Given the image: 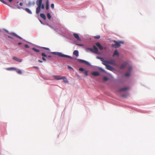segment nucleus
Here are the masks:
<instances>
[{
    "label": "nucleus",
    "mask_w": 155,
    "mask_h": 155,
    "mask_svg": "<svg viewBox=\"0 0 155 155\" xmlns=\"http://www.w3.org/2000/svg\"><path fill=\"white\" fill-rule=\"evenodd\" d=\"M38 61L40 63H42V61H41L40 60H38Z\"/></svg>",
    "instance_id": "3c124183"
},
{
    "label": "nucleus",
    "mask_w": 155,
    "mask_h": 155,
    "mask_svg": "<svg viewBox=\"0 0 155 155\" xmlns=\"http://www.w3.org/2000/svg\"><path fill=\"white\" fill-rule=\"evenodd\" d=\"M83 63H84L87 64H89V63L87 61H84V62Z\"/></svg>",
    "instance_id": "58836bf2"
},
{
    "label": "nucleus",
    "mask_w": 155,
    "mask_h": 155,
    "mask_svg": "<svg viewBox=\"0 0 155 155\" xmlns=\"http://www.w3.org/2000/svg\"><path fill=\"white\" fill-rule=\"evenodd\" d=\"M8 37L9 38L11 39H14L13 37H12V36H9V35H8Z\"/></svg>",
    "instance_id": "72a5a7b5"
},
{
    "label": "nucleus",
    "mask_w": 155,
    "mask_h": 155,
    "mask_svg": "<svg viewBox=\"0 0 155 155\" xmlns=\"http://www.w3.org/2000/svg\"><path fill=\"white\" fill-rule=\"evenodd\" d=\"M92 75L94 76H98L100 75L99 73L97 72H93L92 74Z\"/></svg>",
    "instance_id": "ddd939ff"
},
{
    "label": "nucleus",
    "mask_w": 155,
    "mask_h": 155,
    "mask_svg": "<svg viewBox=\"0 0 155 155\" xmlns=\"http://www.w3.org/2000/svg\"><path fill=\"white\" fill-rule=\"evenodd\" d=\"M32 50H34V51L36 52H39V50H38V49L36 48H32Z\"/></svg>",
    "instance_id": "393cba45"
},
{
    "label": "nucleus",
    "mask_w": 155,
    "mask_h": 155,
    "mask_svg": "<svg viewBox=\"0 0 155 155\" xmlns=\"http://www.w3.org/2000/svg\"><path fill=\"white\" fill-rule=\"evenodd\" d=\"M130 73H127L125 74V76L127 77H129L130 76Z\"/></svg>",
    "instance_id": "2f4dec72"
},
{
    "label": "nucleus",
    "mask_w": 155,
    "mask_h": 155,
    "mask_svg": "<svg viewBox=\"0 0 155 155\" xmlns=\"http://www.w3.org/2000/svg\"><path fill=\"white\" fill-rule=\"evenodd\" d=\"M47 58H50L51 57V55H48V56H47Z\"/></svg>",
    "instance_id": "8fccbe9b"
},
{
    "label": "nucleus",
    "mask_w": 155,
    "mask_h": 155,
    "mask_svg": "<svg viewBox=\"0 0 155 155\" xmlns=\"http://www.w3.org/2000/svg\"><path fill=\"white\" fill-rule=\"evenodd\" d=\"M42 59L44 61H46V59L44 57H43L42 58Z\"/></svg>",
    "instance_id": "c03bdc74"
},
{
    "label": "nucleus",
    "mask_w": 155,
    "mask_h": 155,
    "mask_svg": "<svg viewBox=\"0 0 155 155\" xmlns=\"http://www.w3.org/2000/svg\"><path fill=\"white\" fill-rule=\"evenodd\" d=\"M40 17L43 18L44 20H45L46 19V17L45 15L43 13H41L40 14Z\"/></svg>",
    "instance_id": "a211bd4d"
},
{
    "label": "nucleus",
    "mask_w": 155,
    "mask_h": 155,
    "mask_svg": "<svg viewBox=\"0 0 155 155\" xmlns=\"http://www.w3.org/2000/svg\"><path fill=\"white\" fill-rule=\"evenodd\" d=\"M40 22H41L42 24H44V23L42 22V21H40Z\"/></svg>",
    "instance_id": "864d4df0"
},
{
    "label": "nucleus",
    "mask_w": 155,
    "mask_h": 155,
    "mask_svg": "<svg viewBox=\"0 0 155 155\" xmlns=\"http://www.w3.org/2000/svg\"><path fill=\"white\" fill-rule=\"evenodd\" d=\"M13 0H9V1L10 2H12V1Z\"/></svg>",
    "instance_id": "6e6d98bb"
},
{
    "label": "nucleus",
    "mask_w": 155,
    "mask_h": 155,
    "mask_svg": "<svg viewBox=\"0 0 155 155\" xmlns=\"http://www.w3.org/2000/svg\"><path fill=\"white\" fill-rule=\"evenodd\" d=\"M10 34L11 35H12V36H13L16 37L20 39H22V38L21 37L18 36L16 34H15L14 33L11 32V33H10Z\"/></svg>",
    "instance_id": "1a4fd4ad"
},
{
    "label": "nucleus",
    "mask_w": 155,
    "mask_h": 155,
    "mask_svg": "<svg viewBox=\"0 0 155 155\" xmlns=\"http://www.w3.org/2000/svg\"><path fill=\"white\" fill-rule=\"evenodd\" d=\"M97 58L101 60V61L103 62L102 64H104V65H105L106 67V65H107L108 64H108V62H108V61H107L106 60H105L104 59L102 58L97 57Z\"/></svg>",
    "instance_id": "7ed1b4c3"
},
{
    "label": "nucleus",
    "mask_w": 155,
    "mask_h": 155,
    "mask_svg": "<svg viewBox=\"0 0 155 155\" xmlns=\"http://www.w3.org/2000/svg\"><path fill=\"white\" fill-rule=\"evenodd\" d=\"M117 55L118 56L119 55V53L118 52L117 50H115L114 51V52L113 54V56L114 57L115 55Z\"/></svg>",
    "instance_id": "f3484780"
},
{
    "label": "nucleus",
    "mask_w": 155,
    "mask_h": 155,
    "mask_svg": "<svg viewBox=\"0 0 155 155\" xmlns=\"http://www.w3.org/2000/svg\"><path fill=\"white\" fill-rule=\"evenodd\" d=\"M45 49L47 50H49V48H44Z\"/></svg>",
    "instance_id": "a18cd8bd"
},
{
    "label": "nucleus",
    "mask_w": 155,
    "mask_h": 155,
    "mask_svg": "<svg viewBox=\"0 0 155 155\" xmlns=\"http://www.w3.org/2000/svg\"><path fill=\"white\" fill-rule=\"evenodd\" d=\"M108 78L107 77H104L103 78V80L104 81H106L108 80Z\"/></svg>",
    "instance_id": "cd10ccee"
},
{
    "label": "nucleus",
    "mask_w": 155,
    "mask_h": 155,
    "mask_svg": "<svg viewBox=\"0 0 155 155\" xmlns=\"http://www.w3.org/2000/svg\"><path fill=\"white\" fill-rule=\"evenodd\" d=\"M19 5L21 6H22L23 5V3H22V2H20V3H19Z\"/></svg>",
    "instance_id": "49530a36"
},
{
    "label": "nucleus",
    "mask_w": 155,
    "mask_h": 155,
    "mask_svg": "<svg viewBox=\"0 0 155 155\" xmlns=\"http://www.w3.org/2000/svg\"><path fill=\"white\" fill-rule=\"evenodd\" d=\"M93 48V50H94V53L97 54L98 53V49L97 47L95 45H94Z\"/></svg>",
    "instance_id": "6e6552de"
},
{
    "label": "nucleus",
    "mask_w": 155,
    "mask_h": 155,
    "mask_svg": "<svg viewBox=\"0 0 155 155\" xmlns=\"http://www.w3.org/2000/svg\"><path fill=\"white\" fill-rule=\"evenodd\" d=\"M46 10H48L49 8V0H46Z\"/></svg>",
    "instance_id": "4468645a"
},
{
    "label": "nucleus",
    "mask_w": 155,
    "mask_h": 155,
    "mask_svg": "<svg viewBox=\"0 0 155 155\" xmlns=\"http://www.w3.org/2000/svg\"><path fill=\"white\" fill-rule=\"evenodd\" d=\"M77 45L80 46H83L84 45L83 44H77Z\"/></svg>",
    "instance_id": "79ce46f5"
},
{
    "label": "nucleus",
    "mask_w": 155,
    "mask_h": 155,
    "mask_svg": "<svg viewBox=\"0 0 155 155\" xmlns=\"http://www.w3.org/2000/svg\"><path fill=\"white\" fill-rule=\"evenodd\" d=\"M100 70H101L102 71V72H105V71L104 69H102V68H100Z\"/></svg>",
    "instance_id": "a19ab883"
},
{
    "label": "nucleus",
    "mask_w": 155,
    "mask_h": 155,
    "mask_svg": "<svg viewBox=\"0 0 155 155\" xmlns=\"http://www.w3.org/2000/svg\"><path fill=\"white\" fill-rule=\"evenodd\" d=\"M25 10L28 13L30 14H32V12H31V11L28 8H25Z\"/></svg>",
    "instance_id": "aec40b11"
},
{
    "label": "nucleus",
    "mask_w": 155,
    "mask_h": 155,
    "mask_svg": "<svg viewBox=\"0 0 155 155\" xmlns=\"http://www.w3.org/2000/svg\"><path fill=\"white\" fill-rule=\"evenodd\" d=\"M68 69H72V68L70 66H68Z\"/></svg>",
    "instance_id": "de8ad7c7"
},
{
    "label": "nucleus",
    "mask_w": 155,
    "mask_h": 155,
    "mask_svg": "<svg viewBox=\"0 0 155 155\" xmlns=\"http://www.w3.org/2000/svg\"><path fill=\"white\" fill-rule=\"evenodd\" d=\"M0 1L2 2L3 3H4L5 4H7L6 2L4 1V0H0Z\"/></svg>",
    "instance_id": "c9c22d12"
},
{
    "label": "nucleus",
    "mask_w": 155,
    "mask_h": 155,
    "mask_svg": "<svg viewBox=\"0 0 155 155\" xmlns=\"http://www.w3.org/2000/svg\"><path fill=\"white\" fill-rule=\"evenodd\" d=\"M122 97H126V96H125V95H122Z\"/></svg>",
    "instance_id": "5fc2aeb1"
},
{
    "label": "nucleus",
    "mask_w": 155,
    "mask_h": 155,
    "mask_svg": "<svg viewBox=\"0 0 155 155\" xmlns=\"http://www.w3.org/2000/svg\"><path fill=\"white\" fill-rule=\"evenodd\" d=\"M73 54L75 55L76 57H78L79 55L78 52L77 50H75L73 52Z\"/></svg>",
    "instance_id": "6ab92c4d"
},
{
    "label": "nucleus",
    "mask_w": 155,
    "mask_h": 155,
    "mask_svg": "<svg viewBox=\"0 0 155 155\" xmlns=\"http://www.w3.org/2000/svg\"><path fill=\"white\" fill-rule=\"evenodd\" d=\"M47 17L49 19H50L51 18V16L49 13H48L47 14Z\"/></svg>",
    "instance_id": "a878e982"
},
{
    "label": "nucleus",
    "mask_w": 155,
    "mask_h": 155,
    "mask_svg": "<svg viewBox=\"0 0 155 155\" xmlns=\"http://www.w3.org/2000/svg\"><path fill=\"white\" fill-rule=\"evenodd\" d=\"M78 60H79V61L81 62H82V63H84V60H82V59H78Z\"/></svg>",
    "instance_id": "ea45409f"
},
{
    "label": "nucleus",
    "mask_w": 155,
    "mask_h": 155,
    "mask_svg": "<svg viewBox=\"0 0 155 155\" xmlns=\"http://www.w3.org/2000/svg\"><path fill=\"white\" fill-rule=\"evenodd\" d=\"M51 7L52 9H53L54 8V4H51Z\"/></svg>",
    "instance_id": "4c0bfd02"
},
{
    "label": "nucleus",
    "mask_w": 155,
    "mask_h": 155,
    "mask_svg": "<svg viewBox=\"0 0 155 155\" xmlns=\"http://www.w3.org/2000/svg\"><path fill=\"white\" fill-rule=\"evenodd\" d=\"M132 69V68L131 67H130L128 69L129 71H130Z\"/></svg>",
    "instance_id": "37998d69"
},
{
    "label": "nucleus",
    "mask_w": 155,
    "mask_h": 155,
    "mask_svg": "<svg viewBox=\"0 0 155 155\" xmlns=\"http://www.w3.org/2000/svg\"><path fill=\"white\" fill-rule=\"evenodd\" d=\"M94 38H95V39H98L99 38H100V36L99 35H98V36H95L94 37Z\"/></svg>",
    "instance_id": "7c9ffc66"
},
{
    "label": "nucleus",
    "mask_w": 155,
    "mask_h": 155,
    "mask_svg": "<svg viewBox=\"0 0 155 155\" xmlns=\"http://www.w3.org/2000/svg\"><path fill=\"white\" fill-rule=\"evenodd\" d=\"M25 47L26 48H29V46L27 44L25 45Z\"/></svg>",
    "instance_id": "e433bc0d"
},
{
    "label": "nucleus",
    "mask_w": 155,
    "mask_h": 155,
    "mask_svg": "<svg viewBox=\"0 0 155 155\" xmlns=\"http://www.w3.org/2000/svg\"><path fill=\"white\" fill-rule=\"evenodd\" d=\"M106 68L109 70H110L111 71H113L114 70V69L111 66L108 65H106Z\"/></svg>",
    "instance_id": "0eeeda50"
},
{
    "label": "nucleus",
    "mask_w": 155,
    "mask_h": 155,
    "mask_svg": "<svg viewBox=\"0 0 155 155\" xmlns=\"http://www.w3.org/2000/svg\"><path fill=\"white\" fill-rule=\"evenodd\" d=\"M88 49L90 50L91 52L94 53V50H93V49L91 48H88Z\"/></svg>",
    "instance_id": "c756f323"
},
{
    "label": "nucleus",
    "mask_w": 155,
    "mask_h": 155,
    "mask_svg": "<svg viewBox=\"0 0 155 155\" xmlns=\"http://www.w3.org/2000/svg\"><path fill=\"white\" fill-rule=\"evenodd\" d=\"M53 54H56L60 57H64V58H67L70 59H72V58L70 56L67 55L63 54L61 53L60 52H53L52 53Z\"/></svg>",
    "instance_id": "f03ea898"
},
{
    "label": "nucleus",
    "mask_w": 155,
    "mask_h": 155,
    "mask_svg": "<svg viewBox=\"0 0 155 155\" xmlns=\"http://www.w3.org/2000/svg\"><path fill=\"white\" fill-rule=\"evenodd\" d=\"M18 44L19 45H21L22 44V43L21 42H19V43H18Z\"/></svg>",
    "instance_id": "09e8293b"
},
{
    "label": "nucleus",
    "mask_w": 155,
    "mask_h": 155,
    "mask_svg": "<svg viewBox=\"0 0 155 155\" xmlns=\"http://www.w3.org/2000/svg\"><path fill=\"white\" fill-rule=\"evenodd\" d=\"M41 9V7H40V6H38V7L36 8V13L37 14H38L40 12V11Z\"/></svg>",
    "instance_id": "2eb2a0df"
},
{
    "label": "nucleus",
    "mask_w": 155,
    "mask_h": 155,
    "mask_svg": "<svg viewBox=\"0 0 155 155\" xmlns=\"http://www.w3.org/2000/svg\"><path fill=\"white\" fill-rule=\"evenodd\" d=\"M84 74L85 76H87L88 75V71H85L84 72Z\"/></svg>",
    "instance_id": "bb28decb"
},
{
    "label": "nucleus",
    "mask_w": 155,
    "mask_h": 155,
    "mask_svg": "<svg viewBox=\"0 0 155 155\" xmlns=\"http://www.w3.org/2000/svg\"><path fill=\"white\" fill-rule=\"evenodd\" d=\"M129 89V88L128 87H125L124 88H121V89H120L118 91L119 92H121L122 91H123L126 90H127L128 89Z\"/></svg>",
    "instance_id": "9d476101"
},
{
    "label": "nucleus",
    "mask_w": 155,
    "mask_h": 155,
    "mask_svg": "<svg viewBox=\"0 0 155 155\" xmlns=\"http://www.w3.org/2000/svg\"><path fill=\"white\" fill-rule=\"evenodd\" d=\"M41 55L43 57H47V55L44 53H42Z\"/></svg>",
    "instance_id": "c85d7f7f"
},
{
    "label": "nucleus",
    "mask_w": 155,
    "mask_h": 155,
    "mask_svg": "<svg viewBox=\"0 0 155 155\" xmlns=\"http://www.w3.org/2000/svg\"><path fill=\"white\" fill-rule=\"evenodd\" d=\"M41 8L42 9H45V6L44 5L42 4L41 5Z\"/></svg>",
    "instance_id": "f704fd0d"
},
{
    "label": "nucleus",
    "mask_w": 155,
    "mask_h": 155,
    "mask_svg": "<svg viewBox=\"0 0 155 155\" xmlns=\"http://www.w3.org/2000/svg\"><path fill=\"white\" fill-rule=\"evenodd\" d=\"M13 59L15 60L16 61H18L19 62H21L22 61V60L21 59H19L18 58L14 57L13 58Z\"/></svg>",
    "instance_id": "dca6fc26"
},
{
    "label": "nucleus",
    "mask_w": 155,
    "mask_h": 155,
    "mask_svg": "<svg viewBox=\"0 0 155 155\" xmlns=\"http://www.w3.org/2000/svg\"><path fill=\"white\" fill-rule=\"evenodd\" d=\"M73 35L74 36V38L78 40L79 41H81V39L79 37L78 35L76 33H74Z\"/></svg>",
    "instance_id": "39448f33"
},
{
    "label": "nucleus",
    "mask_w": 155,
    "mask_h": 155,
    "mask_svg": "<svg viewBox=\"0 0 155 155\" xmlns=\"http://www.w3.org/2000/svg\"><path fill=\"white\" fill-rule=\"evenodd\" d=\"M1 31V29H0V31Z\"/></svg>",
    "instance_id": "13d9d810"
},
{
    "label": "nucleus",
    "mask_w": 155,
    "mask_h": 155,
    "mask_svg": "<svg viewBox=\"0 0 155 155\" xmlns=\"http://www.w3.org/2000/svg\"><path fill=\"white\" fill-rule=\"evenodd\" d=\"M114 42L115 43V44H112V47L115 48H119L121 44H123L124 43V42L123 41H114Z\"/></svg>",
    "instance_id": "f257e3e1"
},
{
    "label": "nucleus",
    "mask_w": 155,
    "mask_h": 155,
    "mask_svg": "<svg viewBox=\"0 0 155 155\" xmlns=\"http://www.w3.org/2000/svg\"><path fill=\"white\" fill-rule=\"evenodd\" d=\"M36 3L38 6L41 7L42 3V0H37Z\"/></svg>",
    "instance_id": "423d86ee"
},
{
    "label": "nucleus",
    "mask_w": 155,
    "mask_h": 155,
    "mask_svg": "<svg viewBox=\"0 0 155 155\" xmlns=\"http://www.w3.org/2000/svg\"><path fill=\"white\" fill-rule=\"evenodd\" d=\"M62 78H63L62 79L63 80V82L65 83H68V80H67L66 78L65 77H62Z\"/></svg>",
    "instance_id": "412c9836"
},
{
    "label": "nucleus",
    "mask_w": 155,
    "mask_h": 155,
    "mask_svg": "<svg viewBox=\"0 0 155 155\" xmlns=\"http://www.w3.org/2000/svg\"><path fill=\"white\" fill-rule=\"evenodd\" d=\"M54 78L57 80H60L64 78H62V77L60 75H54Z\"/></svg>",
    "instance_id": "20e7f679"
},
{
    "label": "nucleus",
    "mask_w": 155,
    "mask_h": 155,
    "mask_svg": "<svg viewBox=\"0 0 155 155\" xmlns=\"http://www.w3.org/2000/svg\"><path fill=\"white\" fill-rule=\"evenodd\" d=\"M97 46L101 50L103 49V48L99 43H97L96 44Z\"/></svg>",
    "instance_id": "f8f14e48"
},
{
    "label": "nucleus",
    "mask_w": 155,
    "mask_h": 155,
    "mask_svg": "<svg viewBox=\"0 0 155 155\" xmlns=\"http://www.w3.org/2000/svg\"><path fill=\"white\" fill-rule=\"evenodd\" d=\"M126 66V64H121L120 66V69H123L125 68Z\"/></svg>",
    "instance_id": "5701e85b"
},
{
    "label": "nucleus",
    "mask_w": 155,
    "mask_h": 155,
    "mask_svg": "<svg viewBox=\"0 0 155 155\" xmlns=\"http://www.w3.org/2000/svg\"><path fill=\"white\" fill-rule=\"evenodd\" d=\"M18 8L19 9H20L21 8L20 7H18Z\"/></svg>",
    "instance_id": "4d7b16f0"
},
{
    "label": "nucleus",
    "mask_w": 155,
    "mask_h": 155,
    "mask_svg": "<svg viewBox=\"0 0 155 155\" xmlns=\"http://www.w3.org/2000/svg\"><path fill=\"white\" fill-rule=\"evenodd\" d=\"M34 68H35L36 69H38V68L37 67H34Z\"/></svg>",
    "instance_id": "603ef678"
},
{
    "label": "nucleus",
    "mask_w": 155,
    "mask_h": 155,
    "mask_svg": "<svg viewBox=\"0 0 155 155\" xmlns=\"http://www.w3.org/2000/svg\"><path fill=\"white\" fill-rule=\"evenodd\" d=\"M79 70L81 71H84V69L83 68H80L79 69Z\"/></svg>",
    "instance_id": "473e14b6"
},
{
    "label": "nucleus",
    "mask_w": 155,
    "mask_h": 155,
    "mask_svg": "<svg viewBox=\"0 0 155 155\" xmlns=\"http://www.w3.org/2000/svg\"><path fill=\"white\" fill-rule=\"evenodd\" d=\"M108 62V64H112L114 65H115L116 63H115V61L114 60H111L109 61H108V62Z\"/></svg>",
    "instance_id": "9b49d317"
},
{
    "label": "nucleus",
    "mask_w": 155,
    "mask_h": 155,
    "mask_svg": "<svg viewBox=\"0 0 155 155\" xmlns=\"http://www.w3.org/2000/svg\"><path fill=\"white\" fill-rule=\"evenodd\" d=\"M15 70L16 71V72L19 74H21L22 73V71L20 70L16 69V70Z\"/></svg>",
    "instance_id": "b1692460"
},
{
    "label": "nucleus",
    "mask_w": 155,
    "mask_h": 155,
    "mask_svg": "<svg viewBox=\"0 0 155 155\" xmlns=\"http://www.w3.org/2000/svg\"><path fill=\"white\" fill-rule=\"evenodd\" d=\"M6 70L8 71H11V70H16V68H13V67H12V68H6Z\"/></svg>",
    "instance_id": "4be33fe9"
}]
</instances>
